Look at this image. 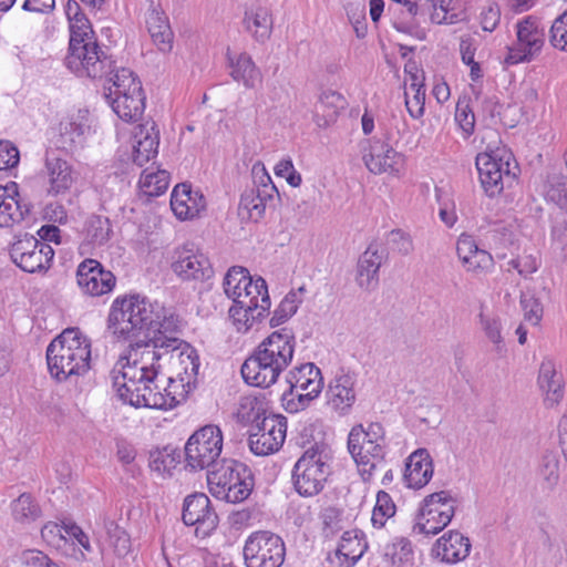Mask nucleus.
I'll return each instance as SVG.
<instances>
[{
  "label": "nucleus",
  "instance_id": "obj_14",
  "mask_svg": "<svg viewBox=\"0 0 567 567\" xmlns=\"http://www.w3.org/2000/svg\"><path fill=\"white\" fill-rule=\"evenodd\" d=\"M363 426L355 425L348 436V450L357 463L363 481H369L373 471L384 461V444L365 440L362 441Z\"/></svg>",
  "mask_w": 567,
  "mask_h": 567
},
{
  "label": "nucleus",
  "instance_id": "obj_48",
  "mask_svg": "<svg viewBox=\"0 0 567 567\" xmlns=\"http://www.w3.org/2000/svg\"><path fill=\"white\" fill-rule=\"evenodd\" d=\"M266 206L261 199H257L254 190H245L240 196L239 214L247 215V218L258 221L265 214Z\"/></svg>",
  "mask_w": 567,
  "mask_h": 567
},
{
  "label": "nucleus",
  "instance_id": "obj_53",
  "mask_svg": "<svg viewBox=\"0 0 567 567\" xmlns=\"http://www.w3.org/2000/svg\"><path fill=\"white\" fill-rule=\"evenodd\" d=\"M540 475L549 488L557 485L559 480V461L555 454H544L540 463Z\"/></svg>",
  "mask_w": 567,
  "mask_h": 567
},
{
  "label": "nucleus",
  "instance_id": "obj_10",
  "mask_svg": "<svg viewBox=\"0 0 567 567\" xmlns=\"http://www.w3.org/2000/svg\"><path fill=\"white\" fill-rule=\"evenodd\" d=\"M512 153L504 151L498 158L488 153H480L476 156V168L481 185L485 193L493 197L504 188V177L514 181L517 176V163L511 167Z\"/></svg>",
  "mask_w": 567,
  "mask_h": 567
},
{
  "label": "nucleus",
  "instance_id": "obj_40",
  "mask_svg": "<svg viewBox=\"0 0 567 567\" xmlns=\"http://www.w3.org/2000/svg\"><path fill=\"white\" fill-rule=\"evenodd\" d=\"M106 540L118 557H125L131 550V538L126 530L114 520L104 519Z\"/></svg>",
  "mask_w": 567,
  "mask_h": 567
},
{
  "label": "nucleus",
  "instance_id": "obj_38",
  "mask_svg": "<svg viewBox=\"0 0 567 567\" xmlns=\"http://www.w3.org/2000/svg\"><path fill=\"white\" fill-rule=\"evenodd\" d=\"M14 188V195L8 194L0 207V227H11L17 223L24 219V216L29 214L30 209L28 205H22L20 200L16 198L18 196V185L12 182Z\"/></svg>",
  "mask_w": 567,
  "mask_h": 567
},
{
  "label": "nucleus",
  "instance_id": "obj_37",
  "mask_svg": "<svg viewBox=\"0 0 567 567\" xmlns=\"http://www.w3.org/2000/svg\"><path fill=\"white\" fill-rule=\"evenodd\" d=\"M272 414L268 410V403L265 396H245L241 399L237 415L239 420L245 424H258L261 417Z\"/></svg>",
  "mask_w": 567,
  "mask_h": 567
},
{
  "label": "nucleus",
  "instance_id": "obj_7",
  "mask_svg": "<svg viewBox=\"0 0 567 567\" xmlns=\"http://www.w3.org/2000/svg\"><path fill=\"white\" fill-rule=\"evenodd\" d=\"M223 449V434L217 425H205L197 430L185 444L186 466L194 471L216 465Z\"/></svg>",
  "mask_w": 567,
  "mask_h": 567
},
{
  "label": "nucleus",
  "instance_id": "obj_54",
  "mask_svg": "<svg viewBox=\"0 0 567 567\" xmlns=\"http://www.w3.org/2000/svg\"><path fill=\"white\" fill-rule=\"evenodd\" d=\"M520 305L524 310L525 319L537 324L543 316V306L536 296L529 291L522 292Z\"/></svg>",
  "mask_w": 567,
  "mask_h": 567
},
{
  "label": "nucleus",
  "instance_id": "obj_1",
  "mask_svg": "<svg viewBox=\"0 0 567 567\" xmlns=\"http://www.w3.org/2000/svg\"><path fill=\"white\" fill-rule=\"evenodd\" d=\"M179 319L174 313L166 315L163 307L146 298L133 295L117 297L107 318V330L121 336L153 338L154 348H165V352L177 350L182 340L177 337Z\"/></svg>",
  "mask_w": 567,
  "mask_h": 567
},
{
  "label": "nucleus",
  "instance_id": "obj_45",
  "mask_svg": "<svg viewBox=\"0 0 567 567\" xmlns=\"http://www.w3.org/2000/svg\"><path fill=\"white\" fill-rule=\"evenodd\" d=\"M546 198L567 214V176L554 174L548 177Z\"/></svg>",
  "mask_w": 567,
  "mask_h": 567
},
{
  "label": "nucleus",
  "instance_id": "obj_20",
  "mask_svg": "<svg viewBox=\"0 0 567 567\" xmlns=\"http://www.w3.org/2000/svg\"><path fill=\"white\" fill-rule=\"evenodd\" d=\"M113 375V386L115 388L118 398L123 402H127L130 396H133L134 392H138V388L146 382H154L155 372L141 368L134 361L126 360L125 364H122V370Z\"/></svg>",
  "mask_w": 567,
  "mask_h": 567
},
{
  "label": "nucleus",
  "instance_id": "obj_46",
  "mask_svg": "<svg viewBox=\"0 0 567 567\" xmlns=\"http://www.w3.org/2000/svg\"><path fill=\"white\" fill-rule=\"evenodd\" d=\"M317 396L318 395H313V392L310 390H287L282 393L281 401L288 413H297L305 410Z\"/></svg>",
  "mask_w": 567,
  "mask_h": 567
},
{
  "label": "nucleus",
  "instance_id": "obj_26",
  "mask_svg": "<svg viewBox=\"0 0 567 567\" xmlns=\"http://www.w3.org/2000/svg\"><path fill=\"white\" fill-rule=\"evenodd\" d=\"M136 144L133 146V162L143 166L157 154L159 133L154 122H146L136 127Z\"/></svg>",
  "mask_w": 567,
  "mask_h": 567
},
{
  "label": "nucleus",
  "instance_id": "obj_52",
  "mask_svg": "<svg viewBox=\"0 0 567 567\" xmlns=\"http://www.w3.org/2000/svg\"><path fill=\"white\" fill-rule=\"evenodd\" d=\"M549 41L554 48L567 51V9L554 20Z\"/></svg>",
  "mask_w": 567,
  "mask_h": 567
},
{
  "label": "nucleus",
  "instance_id": "obj_22",
  "mask_svg": "<svg viewBox=\"0 0 567 567\" xmlns=\"http://www.w3.org/2000/svg\"><path fill=\"white\" fill-rule=\"evenodd\" d=\"M126 403L136 408L167 410L176 406L178 401L167 389L164 388L162 392L156 379L154 382L145 381L138 388V392H134Z\"/></svg>",
  "mask_w": 567,
  "mask_h": 567
},
{
  "label": "nucleus",
  "instance_id": "obj_57",
  "mask_svg": "<svg viewBox=\"0 0 567 567\" xmlns=\"http://www.w3.org/2000/svg\"><path fill=\"white\" fill-rule=\"evenodd\" d=\"M481 25L484 31H494L501 20V9L496 2H487L480 13Z\"/></svg>",
  "mask_w": 567,
  "mask_h": 567
},
{
  "label": "nucleus",
  "instance_id": "obj_4",
  "mask_svg": "<svg viewBox=\"0 0 567 567\" xmlns=\"http://www.w3.org/2000/svg\"><path fill=\"white\" fill-rule=\"evenodd\" d=\"M70 21L69 54L66 66L75 73H84L91 79L101 78L106 72L107 56L96 42L85 40L93 34L92 25L82 12Z\"/></svg>",
  "mask_w": 567,
  "mask_h": 567
},
{
  "label": "nucleus",
  "instance_id": "obj_61",
  "mask_svg": "<svg viewBox=\"0 0 567 567\" xmlns=\"http://www.w3.org/2000/svg\"><path fill=\"white\" fill-rule=\"evenodd\" d=\"M493 266L492 255L483 249H477L476 252L470 258L465 267L468 271L478 272L489 269Z\"/></svg>",
  "mask_w": 567,
  "mask_h": 567
},
{
  "label": "nucleus",
  "instance_id": "obj_31",
  "mask_svg": "<svg viewBox=\"0 0 567 567\" xmlns=\"http://www.w3.org/2000/svg\"><path fill=\"white\" fill-rule=\"evenodd\" d=\"M287 382L289 383L288 390H310L313 395H319L323 386L321 371L313 363L296 367L288 373Z\"/></svg>",
  "mask_w": 567,
  "mask_h": 567
},
{
  "label": "nucleus",
  "instance_id": "obj_17",
  "mask_svg": "<svg viewBox=\"0 0 567 567\" xmlns=\"http://www.w3.org/2000/svg\"><path fill=\"white\" fill-rule=\"evenodd\" d=\"M172 270L183 280L205 281L214 276L209 259L202 252H194L186 247L174 252Z\"/></svg>",
  "mask_w": 567,
  "mask_h": 567
},
{
  "label": "nucleus",
  "instance_id": "obj_18",
  "mask_svg": "<svg viewBox=\"0 0 567 567\" xmlns=\"http://www.w3.org/2000/svg\"><path fill=\"white\" fill-rule=\"evenodd\" d=\"M112 336L118 341L128 342V354L125 357V360L134 361L141 368L155 372V379H157L159 369L157 362L163 354L159 352L162 348H154L152 337L145 333L141 334V337L131 338H126V336H121L120 333H112ZM122 360H124V358H121L120 362H122Z\"/></svg>",
  "mask_w": 567,
  "mask_h": 567
},
{
  "label": "nucleus",
  "instance_id": "obj_24",
  "mask_svg": "<svg viewBox=\"0 0 567 567\" xmlns=\"http://www.w3.org/2000/svg\"><path fill=\"white\" fill-rule=\"evenodd\" d=\"M433 551L442 561L456 564L470 555L471 542L458 530H450L436 540Z\"/></svg>",
  "mask_w": 567,
  "mask_h": 567
},
{
  "label": "nucleus",
  "instance_id": "obj_11",
  "mask_svg": "<svg viewBox=\"0 0 567 567\" xmlns=\"http://www.w3.org/2000/svg\"><path fill=\"white\" fill-rule=\"evenodd\" d=\"M517 40L508 47V53L505 58L507 64H518L529 62L542 51L545 43L544 29L534 17H526L516 24Z\"/></svg>",
  "mask_w": 567,
  "mask_h": 567
},
{
  "label": "nucleus",
  "instance_id": "obj_47",
  "mask_svg": "<svg viewBox=\"0 0 567 567\" xmlns=\"http://www.w3.org/2000/svg\"><path fill=\"white\" fill-rule=\"evenodd\" d=\"M12 515L16 520L24 522L34 520L40 515L39 506L33 502L31 495L21 494L18 499L12 503Z\"/></svg>",
  "mask_w": 567,
  "mask_h": 567
},
{
  "label": "nucleus",
  "instance_id": "obj_62",
  "mask_svg": "<svg viewBox=\"0 0 567 567\" xmlns=\"http://www.w3.org/2000/svg\"><path fill=\"white\" fill-rule=\"evenodd\" d=\"M405 106L411 117L420 118L424 114L425 105V90L417 89V94L412 99L409 97V92L405 91Z\"/></svg>",
  "mask_w": 567,
  "mask_h": 567
},
{
  "label": "nucleus",
  "instance_id": "obj_33",
  "mask_svg": "<svg viewBox=\"0 0 567 567\" xmlns=\"http://www.w3.org/2000/svg\"><path fill=\"white\" fill-rule=\"evenodd\" d=\"M233 299L234 305L229 308V317L234 320V323L238 326H244L246 330L252 327L255 322L261 321L264 318H254L258 315V310L260 307L256 303V300L248 296V293L237 291L228 296Z\"/></svg>",
  "mask_w": 567,
  "mask_h": 567
},
{
  "label": "nucleus",
  "instance_id": "obj_42",
  "mask_svg": "<svg viewBox=\"0 0 567 567\" xmlns=\"http://www.w3.org/2000/svg\"><path fill=\"white\" fill-rule=\"evenodd\" d=\"M402 162L403 155L391 148L385 150L380 157H375V162L373 158H367V168L373 174H394L399 172V166Z\"/></svg>",
  "mask_w": 567,
  "mask_h": 567
},
{
  "label": "nucleus",
  "instance_id": "obj_6",
  "mask_svg": "<svg viewBox=\"0 0 567 567\" xmlns=\"http://www.w3.org/2000/svg\"><path fill=\"white\" fill-rule=\"evenodd\" d=\"M331 450L326 443H315L297 461L292 471L296 492L303 497L319 494L331 474Z\"/></svg>",
  "mask_w": 567,
  "mask_h": 567
},
{
  "label": "nucleus",
  "instance_id": "obj_44",
  "mask_svg": "<svg viewBox=\"0 0 567 567\" xmlns=\"http://www.w3.org/2000/svg\"><path fill=\"white\" fill-rule=\"evenodd\" d=\"M396 506L392 497L384 491L377 494V503L372 512L371 522L374 527H383L388 518L394 516Z\"/></svg>",
  "mask_w": 567,
  "mask_h": 567
},
{
  "label": "nucleus",
  "instance_id": "obj_8",
  "mask_svg": "<svg viewBox=\"0 0 567 567\" xmlns=\"http://www.w3.org/2000/svg\"><path fill=\"white\" fill-rule=\"evenodd\" d=\"M456 499L450 491L427 495L420 507L419 520L413 530L425 535H436L443 530L455 514Z\"/></svg>",
  "mask_w": 567,
  "mask_h": 567
},
{
  "label": "nucleus",
  "instance_id": "obj_30",
  "mask_svg": "<svg viewBox=\"0 0 567 567\" xmlns=\"http://www.w3.org/2000/svg\"><path fill=\"white\" fill-rule=\"evenodd\" d=\"M383 256L372 246L360 256L358 261L355 281L358 286L367 291L373 290L379 282V269L382 264Z\"/></svg>",
  "mask_w": 567,
  "mask_h": 567
},
{
  "label": "nucleus",
  "instance_id": "obj_21",
  "mask_svg": "<svg viewBox=\"0 0 567 567\" xmlns=\"http://www.w3.org/2000/svg\"><path fill=\"white\" fill-rule=\"evenodd\" d=\"M171 208L179 220L193 219L205 210V197L195 192L190 185L185 183L177 184L171 195Z\"/></svg>",
  "mask_w": 567,
  "mask_h": 567
},
{
  "label": "nucleus",
  "instance_id": "obj_50",
  "mask_svg": "<svg viewBox=\"0 0 567 567\" xmlns=\"http://www.w3.org/2000/svg\"><path fill=\"white\" fill-rule=\"evenodd\" d=\"M455 121L464 132L465 137L473 134L475 127V115L466 97L460 99L455 110Z\"/></svg>",
  "mask_w": 567,
  "mask_h": 567
},
{
  "label": "nucleus",
  "instance_id": "obj_59",
  "mask_svg": "<svg viewBox=\"0 0 567 567\" xmlns=\"http://www.w3.org/2000/svg\"><path fill=\"white\" fill-rule=\"evenodd\" d=\"M390 243L394 250L403 256H408L413 250V241L409 234L402 229H393L389 234Z\"/></svg>",
  "mask_w": 567,
  "mask_h": 567
},
{
  "label": "nucleus",
  "instance_id": "obj_32",
  "mask_svg": "<svg viewBox=\"0 0 567 567\" xmlns=\"http://www.w3.org/2000/svg\"><path fill=\"white\" fill-rule=\"evenodd\" d=\"M227 60L234 81L241 82L246 89H255L257 83L261 82V72L248 53L243 52L237 58H233L227 52Z\"/></svg>",
  "mask_w": 567,
  "mask_h": 567
},
{
  "label": "nucleus",
  "instance_id": "obj_51",
  "mask_svg": "<svg viewBox=\"0 0 567 567\" xmlns=\"http://www.w3.org/2000/svg\"><path fill=\"white\" fill-rule=\"evenodd\" d=\"M297 309L296 293L289 292L274 311L269 321L270 327L275 328L282 324L297 312Z\"/></svg>",
  "mask_w": 567,
  "mask_h": 567
},
{
  "label": "nucleus",
  "instance_id": "obj_36",
  "mask_svg": "<svg viewBox=\"0 0 567 567\" xmlns=\"http://www.w3.org/2000/svg\"><path fill=\"white\" fill-rule=\"evenodd\" d=\"M247 31L252 33L257 42H266L272 32V17L268 9L258 7L256 11L245 12L243 21Z\"/></svg>",
  "mask_w": 567,
  "mask_h": 567
},
{
  "label": "nucleus",
  "instance_id": "obj_41",
  "mask_svg": "<svg viewBox=\"0 0 567 567\" xmlns=\"http://www.w3.org/2000/svg\"><path fill=\"white\" fill-rule=\"evenodd\" d=\"M169 184V174L166 171L142 173L140 185L143 193L148 197H157L164 194Z\"/></svg>",
  "mask_w": 567,
  "mask_h": 567
},
{
  "label": "nucleus",
  "instance_id": "obj_27",
  "mask_svg": "<svg viewBox=\"0 0 567 567\" xmlns=\"http://www.w3.org/2000/svg\"><path fill=\"white\" fill-rule=\"evenodd\" d=\"M433 475L432 458L425 450H417L408 460L404 480L408 487L421 488L425 486Z\"/></svg>",
  "mask_w": 567,
  "mask_h": 567
},
{
  "label": "nucleus",
  "instance_id": "obj_19",
  "mask_svg": "<svg viewBox=\"0 0 567 567\" xmlns=\"http://www.w3.org/2000/svg\"><path fill=\"white\" fill-rule=\"evenodd\" d=\"M113 375V386L115 388L118 398L123 402H127L130 396H133L134 392H138V388L146 382H154L155 372L141 368L134 361L126 360L125 364H122V370Z\"/></svg>",
  "mask_w": 567,
  "mask_h": 567
},
{
  "label": "nucleus",
  "instance_id": "obj_5",
  "mask_svg": "<svg viewBox=\"0 0 567 567\" xmlns=\"http://www.w3.org/2000/svg\"><path fill=\"white\" fill-rule=\"evenodd\" d=\"M207 484L214 497L236 504L249 497L255 477L245 463L223 460L217 468L207 472Z\"/></svg>",
  "mask_w": 567,
  "mask_h": 567
},
{
  "label": "nucleus",
  "instance_id": "obj_60",
  "mask_svg": "<svg viewBox=\"0 0 567 567\" xmlns=\"http://www.w3.org/2000/svg\"><path fill=\"white\" fill-rule=\"evenodd\" d=\"M545 404L548 408H553L557 405L563 396H564V380L563 377L556 378V380H551L545 384Z\"/></svg>",
  "mask_w": 567,
  "mask_h": 567
},
{
  "label": "nucleus",
  "instance_id": "obj_16",
  "mask_svg": "<svg viewBox=\"0 0 567 567\" xmlns=\"http://www.w3.org/2000/svg\"><path fill=\"white\" fill-rule=\"evenodd\" d=\"M76 279L82 291L93 297L112 291L116 281L112 271L105 270L97 260L91 258L79 265Z\"/></svg>",
  "mask_w": 567,
  "mask_h": 567
},
{
  "label": "nucleus",
  "instance_id": "obj_35",
  "mask_svg": "<svg viewBox=\"0 0 567 567\" xmlns=\"http://www.w3.org/2000/svg\"><path fill=\"white\" fill-rule=\"evenodd\" d=\"M144 91L109 100L117 116L126 122L137 121L145 110Z\"/></svg>",
  "mask_w": 567,
  "mask_h": 567
},
{
  "label": "nucleus",
  "instance_id": "obj_12",
  "mask_svg": "<svg viewBox=\"0 0 567 567\" xmlns=\"http://www.w3.org/2000/svg\"><path fill=\"white\" fill-rule=\"evenodd\" d=\"M10 257L25 272H42L50 268L54 250L49 244L25 234L12 244Z\"/></svg>",
  "mask_w": 567,
  "mask_h": 567
},
{
  "label": "nucleus",
  "instance_id": "obj_13",
  "mask_svg": "<svg viewBox=\"0 0 567 567\" xmlns=\"http://www.w3.org/2000/svg\"><path fill=\"white\" fill-rule=\"evenodd\" d=\"M258 422L250 427L249 447L251 452L260 456L277 452L286 439V417L272 413L261 417V421Z\"/></svg>",
  "mask_w": 567,
  "mask_h": 567
},
{
  "label": "nucleus",
  "instance_id": "obj_3",
  "mask_svg": "<svg viewBox=\"0 0 567 567\" xmlns=\"http://www.w3.org/2000/svg\"><path fill=\"white\" fill-rule=\"evenodd\" d=\"M91 342L79 328H68L47 348L50 375L58 382L80 377L90 370Z\"/></svg>",
  "mask_w": 567,
  "mask_h": 567
},
{
  "label": "nucleus",
  "instance_id": "obj_28",
  "mask_svg": "<svg viewBox=\"0 0 567 567\" xmlns=\"http://www.w3.org/2000/svg\"><path fill=\"white\" fill-rule=\"evenodd\" d=\"M328 405L340 414H344L353 405L355 393L353 380L349 374L337 377L326 392Z\"/></svg>",
  "mask_w": 567,
  "mask_h": 567
},
{
  "label": "nucleus",
  "instance_id": "obj_2",
  "mask_svg": "<svg viewBox=\"0 0 567 567\" xmlns=\"http://www.w3.org/2000/svg\"><path fill=\"white\" fill-rule=\"evenodd\" d=\"M295 334L282 328L269 334L244 361L240 372L251 386L267 389L275 384L292 361Z\"/></svg>",
  "mask_w": 567,
  "mask_h": 567
},
{
  "label": "nucleus",
  "instance_id": "obj_56",
  "mask_svg": "<svg viewBox=\"0 0 567 567\" xmlns=\"http://www.w3.org/2000/svg\"><path fill=\"white\" fill-rule=\"evenodd\" d=\"M480 320L486 337L496 346V351L503 350V338L501 334V322L498 318H489L480 313Z\"/></svg>",
  "mask_w": 567,
  "mask_h": 567
},
{
  "label": "nucleus",
  "instance_id": "obj_49",
  "mask_svg": "<svg viewBox=\"0 0 567 567\" xmlns=\"http://www.w3.org/2000/svg\"><path fill=\"white\" fill-rule=\"evenodd\" d=\"M179 456V453H176L175 450L168 447H164L162 451H153L150 455V467L157 472L169 471L175 467Z\"/></svg>",
  "mask_w": 567,
  "mask_h": 567
},
{
  "label": "nucleus",
  "instance_id": "obj_58",
  "mask_svg": "<svg viewBox=\"0 0 567 567\" xmlns=\"http://www.w3.org/2000/svg\"><path fill=\"white\" fill-rule=\"evenodd\" d=\"M19 159L18 148L8 141H0V172L16 167Z\"/></svg>",
  "mask_w": 567,
  "mask_h": 567
},
{
  "label": "nucleus",
  "instance_id": "obj_63",
  "mask_svg": "<svg viewBox=\"0 0 567 567\" xmlns=\"http://www.w3.org/2000/svg\"><path fill=\"white\" fill-rule=\"evenodd\" d=\"M478 249L475 240L472 236L462 235L456 244V252L462 264L465 266L470 258L476 252Z\"/></svg>",
  "mask_w": 567,
  "mask_h": 567
},
{
  "label": "nucleus",
  "instance_id": "obj_39",
  "mask_svg": "<svg viewBox=\"0 0 567 567\" xmlns=\"http://www.w3.org/2000/svg\"><path fill=\"white\" fill-rule=\"evenodd\" d=\"M243 290L248 293L252 301L256 300V303H258L260 307L258 315H256L254 318H265L267 315H269L271 302L268 293L267 282L264 278L250 277V279H248V281L245 284V287H243Z\"/></svg>",
  "mask_w": 567,
  "mask_h": 567
},
{
  "label": "nucleus",
  "instance_id": "obj_15",
  "mask_svg": "<svg viewBox=\"0 0 567 567\" xmlns=\"http://www.w3.org/2000/svg\"><path fill=\"white\" fill-rule=\"evenodd\" d=\"M182 519L187 526H196V535L206 537L218 526V515L204 493H194L184 499Z\"/></svg>",
  "mask_w": 567,
  "mask_h": 567
},
{
  "label": "nucleus",
  "instance_id": "obj_9",
  "mask_svg": "<svg viewBox=\"0 0 567 567\" xmlns=\"http://www.w3.org/2000/svg\"><path fill=\"white\" fill-rule=\"evenodd\" d=\"M285 554L284 540L267 530L250 535L244 547L247 567H280L285 560Z\"/></svg>",
  "mask_w": 567,
  "mask_h": 567
},
{
  "label": "nucleus",
  "instance_id": "obj_23",
  "mask_svg": "<svg viewBox=\"0 0 567 567\" xmlns=\"http://www.w3.org/2000/svg\"><path fill=\"white\" fill-rule=\"evenodd\" d=\"M105 69L106 72L101 78L110 76L109 82L112 83L109 93H105L107 100L143 91L142 82L134 72L127 68L116 69L115 62L109 56Z\"/></svg>",
  "mask_w": 567,
  "mask_h": 567
},
{
  "label": "nucleus",
  "instance_id": "obj_25",
  "mask_svg": "<svg viewBox=\"0 0 567 567\" xmlns=\"http://www.w3.org/2000/svg\"><path fill=\"white\" fill-rule=\"evenodd\" d=\"M151 2L150 11L146 17L147 30L154 44L162 52H169L173 47V32L168 23V18L159 6L154 4V0Z\"/></svg>",
  "mask_w": 567,
  "mask_h": 567
},
{
  "label": "nucleus",
  "instance_id": "obj_34",
  "mask_svg": "<svg viewBox=\"0 0 567 567\" xmlns=\"http://www.w3.org/2000/svg\"><path fill=\"white\" fill-rule=\"evenodd\" d=\"M347 106L346 99L337 91L328 90L320 94L316 105L315 122L319 127H327L333 123L340 110Z\"/></svg>",
  "mask_w": 567,
  "mask_h": 567
},
{
  "label": "nucleus",
  "instance_id": "obj_55",
  "mask_svg": "<svg viewBox=\"0 0 567 567\" xmlns=\"http://www.w3.org/2000/svg\"><path fill=\"white\" fill-rule=\"evenodd\" d=\"M249 271L241 266H233L228 269V271L225 275L223 287L225 293L230 296L231 293H235L236 286H239V284H243V287H245V284L250 279Z\"/></svg>",
  "mask_w": 567,
  "mask_h": 567
},
{
  "label": "nucleus",
  "instance_id": "obj_29",
  "mask_svg": "<svg viewBox=\"0 0 567 567\" xmlns=\"http://www.w3.org/2000/svg\"><path fill=\"white\" fill-rule=\"evenodd\" d=\"M45 169L49 177V193L62 194L69 190L74 182L72 166L54 153L47 154Z\"/></svg>",
  "mask_w": 567,
  "mask_h": 567
},
{
  "label": "nucleus",
  "instance_id": "obj_43",
  "mask_svg": "<svg viewBox=\"0 0 567 567\" xmlns=\"http://www.w3.org/2000/svg\"><path fill=\"white\" fill-rule=\"evenodd\" d=\"M111 233L112 228L107 217L93 215L87 219L86 238L92 245H104L110 239Z\"/></svg>",
  "mask_w": 567,
  "mask_h": 567
},
{
  "label": "nucleus",
  "instance_id": "obj_64",
  "mask_svg": "<svg viewBox=\"0 0 567 567\" xmlns=\"http://www.w3.org/2000/svg\"><path fill=\"white\" fill-rule=\"evenodd\" d=\"M392 556L394 560L396 559L401 564H411L413 557L411 542L406 538L399 539L393 544Z\"/></svg>",
  "mask_w": 567,
  "mask_h": 567
}]
</instances>
